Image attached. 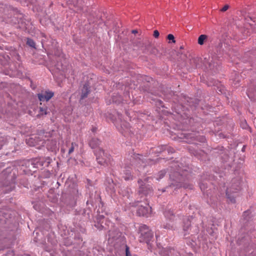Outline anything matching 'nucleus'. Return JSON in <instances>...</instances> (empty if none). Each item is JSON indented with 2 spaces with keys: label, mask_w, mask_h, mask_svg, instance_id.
Listing matches in <instances>:
<instances>
[{
  "label": "nucleus",
  "mask_w": 256,
  "mask_h": 256,
  "mask_svg": "<svg viewBox=\"0 0 256 256\" xmlns=\"http://www.w3.org/2000/svg\"><path fill=\"white\" fill-rule=\"evenodd\" d=\"M169 171L170 178L172 181L170 186L192 189V184L188 182L191 174L186 168H182L178 162H174L170 166Z\"/></svg>",
  "instance_id": "nucleus-1"
},
{
  "label": "nucleus",
  "mask_w": 256,
  "mask_h": 256,
  "mask_svg": "<svg viewBox=\"0 0 256 256\" xmlns=\"http://www.w3.org/2000/svg\"><path fill=\"white\" fill-rule=\"evenodd\" d=\"M241 189L240 181L238 178H234L232 180L230 185L226 190V196L232 203H234L235 194L238 192Z\"/></svg>",
  "instance_id": "nucleus-2"
},
{
  "label": "nucleus",
  "mask_w": 256,
  "mask_h": 256,
  "mask_svg": "<svg viewBox=\"0 0 256 256\" xmlns=\"http://www.w3.org/2000/svg\"><path fill=\"white\" fill-rule=\"evenodd\" d=\"M140 236L139 241L140 242H146L149 246L150 242L154 239V234L149 228L145 224L140 226L139 228Z\"/></svg>",
  "instance_id": "nucleus-3"
},
{
  "label": "nucleus",
  "mask_w": 256,
  "mask_h": 256,
  "mask_svg": "<svg viewBox=\"0 0 256 256\" xmlns=\"http://www.w3.org/2000/svg\"><path fill=\"white\" fill-rule=\"evenodd\" d=\"M50 158H36L28 160V166L31 168H40L43 167L48 166L50 163Z\"/></svg>",
  "instance_id": "nucleus-4"
},
{
  "label": "nucleus",
  "mask_w": 256,
  "mask_h": 256,
  "mask_svg": "<svg viewBox=\"0 0 256 256\" xmlns=\"http://www.w3.org/2000/svg\"><path fill=\"white\" fill-rule=\"evenodd\" d=\"M164 214L166 218V222H163L161 225V227L166 230H173L174 228V221L175 218V215L171 208H166L164 212Z\"/></svg>",
  "instance_id": "nucleus-5"
},
{
  "label": "nucleus",
  "mask_w": 256,
  "mask_h": 256,
  "mask_svg": "<svg viewBox=\"0 0 256 256\" xmlns=\"http://www.w3.org/2000/svg\"><path fill=\"white\" fill-rule=\"evenodd\" d=\"M139 188L138 192L141 196H150L153 194V189L150 184L146 182V179L144 181L142 180H138Z\"/></svg>",
  "instance_id": "nucleus-6"
},
{
  "label": "nucleus",
  "mask_w": 256,
  "mask_h": 256,
  "mask_svg": "<svg viewBox=\"0 0 256 256\" xmlns=\"http://www.w3.org/2000/svg\"><path fill=\"white\" fill-rule=\"evenodd\" d=\"M94 153L96 156L98 162L100 165H104L107 161L110 160V154L106 152L104 150L101 148L96 149L94 151Z\"/></svg>",
  "instance_id": "nucleus-7"
},
{
  "label": "nucleus",
  "mask_w": 256,
  "mask_h": 256,
  "mask_svg": "<svg viewBox=\"0 0 256 256\" xmlns=\"http://www.w3.org/2000/svg\"><path fill=\"white\" fill-rule=\"evenodd\" d=\"M26 144L30 146H36L40 148L41 146H44V140L40 139L39 136H33L26 140Z\"/></svg>",
  "instance_id": "nucleus-8"
},
{
  "label": "nucleus",
  "mask_w": 256,
  "mask_h": 256,
  "mask_svg": "<svg viewBox=\"0 0 256 256\" xmlns=\"http://www.w3.org/2000/svg\"><path fill=\"white\" fill-rule=\"evenodd\" d=\"M72 191L69 190V192L72 195V198L70 199V202H66V203L67 204L70 206V207H73L75 206L76 204V198L78 196V190L76 186L74 184H72Z\"/></svg>",
  "instance_id": "nucleus-9"
},
{
  "label": "nucleus",
  "mask_w": 256,
  "mask_h": 256,
  "mask_svg": "<svg viewBox=\"0 0 256 256\" xmlns=\"http://www.w3.org/2000/svg\"><path fill=\"white\" fill-rule=\"evenodd\" d=\"M54 93L50 90H46L44 92L38 94V100L41 102L48 101L53 96Z\"/></svg>",
  "instance_id": "nucleus-10"
},
{
  "label": "nucleus",
  "mask_w": 256,
  "mask_h": 256,
  "mask_svg": "<svg viewBox=\"0 0 256 256\" xmlns=\"http://www.w3.org/2000/svg\"><path fill=\"white\" fill-rule=\"evenodd\" d=\"M184 137L186 139H191L189 142H192L193 140H197L201 142H204L206 138L204 136H200L196 135V134H185Z\"/></svg>",
  "instance_id": "nucleus-11"
},
{
  "label": "nucleus",
  "mask_w": 256,
  "mask_h": 256,
  "mask_svg": "<svg viewBox=\"0 0 256 256\" xmlns=\"http://www.w3.org/2000/svg\"><path fill=\"white\" fill-rule=\"evenodd\" d=\"M170 254L171 256H181L180 252L174 248H166L160 254L161 256H170Z\"/></svg>",
  "instance_id": "nucleus-12"
},
{
  "label": "nucleus",
  "mask_w": 256,
  "mask_h": 256,
  "mask_svg": "<svg viewBox=\"0 0 256 256\" xmlns=\"http://www.w3.org/2000/svg\"><path fill=\"white\" fill-rule=\"evenodd\" d=\"M186 242L187 244L190 246L192 248H194L196 247L200 246V242L197 240L194 236H191L190 238H186Z\"/></svg>",
  "instance_id": "nucleus-13"
},
{
  "label": "nucleus",
  "mask_w": 256,
  "mask_h": 256,
  "mask_svg": "<svg viewBox=\"0 0 256 256\" xmlns=\"http://www.w3.org/2000/svg\"><path fill=\"white\" fill-rule=\"evenodd\" d=\"M46 145L48 150H54L56 148V141L55 140H44V145Z\"/></svg>",
  "instance_id": "nucleus-14"
},
{
  "label": "nucleus",
  "mask_w": 256,
  "mask_h": 256,
  "mask_svg": "<svg viewBox=\"0 0 256 256\" xmlns=\"http://www.w3.org/2000/svg\"><path fill=\"white\" fill-rule=\"evenodd\" d=\"M118 130L124 135H126L127 133L130 132V124L126 122H124L118 128Z\"/></svg>",
  "instance_id": "nucleus-15"
},
{
  "label": "nucleus",
  "mask_w": 256,
  "mask_h": 256,
  "mask_svg": "<svg viewBox=\"0 0 256 256\" xmlns=\"http://www.w3.org/2000/svg\"><path fill=\"white\" fill-rule=\"evenodd\" d=\"M122 178L126 180H132L133 179V176L131 173V170L130 168H125L123 170L122 173Z\"/></svg>",
  "instance_id": "nucleus-16"
},
{
  "label": "nucleus",
  "mask_w": 256,
  "mask_h": 256,
  "mask_svg": "<svg viewBox=\"0 0 256 256\" xmlns=\"http://www.w3.org/2000/svg\"><path fill=\"white\" fill-rule=\"evenodd\" d=\"M150 208L148 206H140L137 210V214L139 216H145L149 213Z\"/></svg>",
  "instance_id": "nucleus-17"
},
{
  "label": "nucleus",
  "mask_w": 256,
  "mask_h": 256,
  "mask_svg": "<svg viewBox=\"0 0 256 256\" xmlns=\"http://www.w3.org/2000/svg\"><path fill=\"white\" fill-rule=\"evenodd\" d=\"M100 144L101 141L99 139L95 138H92L89 142V146L92 149H98L100 148L99 146Z\"/></svg>",
  "instance_id": "nucleus-18"
},
{
  "label": "nucleus",
  "mask_w": 256,
  "mask_h": 256,
  "mask_svg": "<svg viewBox=\"0 0 256 256\" xmlns=\"http://www.w3.org/2000/svg\"><path fill=\"white\" fill-rule=\"evenodd\" d=\"M90 92V87L87 84H85L82 90L81 99H84L87 98L88 94Z\"/></svg>",
  "instance_id": "nucleus-19"
},
{
  "label": "nucleus",
  "mask_w": 256,
  "mask_h": 256,
  "mask_svg": "<svg viewBox=\"0 0 256 256\" xmlns=\"http://www.w3.org/2000/svg\"><path fill=\"white\" fill-rule=\"evenodd\" d=\"M191 226V222L188 219H186L184 220V226H183V230L184 232V236H186V235L188 234V230L190 228Z\"/></svg>",
  "instance_id": "nucleus-20"
},
{
  "label": "nucleus",
  "mask_w": 256,
  "mask_h": 256,
  "mask_svg": "<svg viewBox=\"0 0 256 256\" xmlns=\"http://www.w3.org/2000/svg\"><path fill=\"white\" fill-rule=\"evenodd\" d=\"M108 235L110 238L116 240L120 236L121 233L117 230H110L108 231Z\"/></svg>",
  "instance_id": "nucleus-21"
},
{
  "label": "nucleus",
  "mask_w": 256,
  "mask_h": 256,
  "mask_svg": "<svg viewBox=\"0 0 256 256\" xmlns=\"http://www.w3.org/2000/svg\"><path fill=\"white\" fill-rule=\"evenodd\" d=\"M248 97L253 101L256 100V90L249 88L246 92Z\"/></svg>",
  "instance_id": "nucleus-22"
},
{
  "label": "nucleus",
  "mask_w": 256,
  "mask_h": 256,
  "mask_svg": "<svg viewBox=\"0 0 256 256\" xmlns=\"http://www.w3.org/2000/svg\"><path fill=\"white\" fill-rule=\"evenodd\" d=\"M90 210L83 209L82 211V214L84 216L85 220H88L90 218Z\"/></svg>",
  "instance_id": "nucleus-23"
},
{
  "label": "nucleus",
  "mask_w": 256,
  "mask_h": 256,
  "mask_svg": "<svg viewBox=\"0 0 256 256\" xmlns=\"http://www.w3.org/2000/svg\"><path fill=\"white\" fill-rule=\"evenodd\" d=\"M208 38V36L206 34H201L198 38V42L200 45H202L204 41Z\"/></svg>",
  "instance_id": "nucleus-24"
},
{
  "label": "nucleus",
  "mask_w": 256,
  "mask_h": 256,
  "mask_svg": "<svg viewBox=\"0 0 256 256\" xmlns=\"http://www.w3.org/2000/svg\"><path fill=\"white\" fill-rule=\"evenodd\" d=\"M112 100L114 102L120 104L122 102V99L120 95H116L112 96Z\"/></svg>",
  "instance_id": "nucleus-25"
},
{
  "label": "nucleus",
  "mask_w": 256,
  "mask_h": 256,
  "mask_svg": "<svg viewBox=\"0 0 256 256\" xmlns=\"http://www.w3.org/2000/svg\"><path fill=\"white\" fill-rule=\"evenodd\" d=\"M222 43L220 42L218 44V46L216 48V54L218 56L222 55L223 54L224 50H223V49H222Z\"/></svg>",
  "instance_id": "nucleus-26"
},
{
  "label": "nucleus",
  "mask_w": 256,
  "mask_h": 256,
  "mask_svg": "<svg viewBox=\"0 0 256 256\" xmlns=\"http://www.w3.org/2000/svg\"><path fill=\"white\" fill-rule=\"evenodd\" d=\"M218 66V63L215 64L214 62H213L212 60L209 63V68L210 70H212L216 72V70H217Z\"/></svg>",
  "instance_id": "nucleus-27"
},
{
  "label": "nucleus",
  "mask_w": 256,
  "mask_h": 256,
  "mask_svg": "<svg viewBox=\"0 0 256 256\" xmlns=\"http://www.w3.org/2000/svg\"><path fill=\"white\" fill-rule=\"evenodd\" d=\"M26 44L30 46L36 48V43L34 40L30 38H27Z\"/></svg>",
  "instance_id": "nucleus-28"
},
{
  "label": "nucleus",
  "mask_w": 256,
  "mask_h": 256,
  "mask_svg": "<svg viewBox=\"0 0 256 256\" xmlns=\"http://www.w3.org/2000/svg\"><path fill=\"white\" fill-rule=\"evenodd\" d=\"M166 174V170H162L158 172V173L157 174V176L156 177V179L158 180L162 179L164 177Z\"/></svg>",
  "instance_id": "nucleus-29"
},
{
  "label": "nucleus",
  "mask_w": 256,
  "mask_h": 256,
  "mask_svg": "<svg viewBox=\"0 0 256 256\" xmlns=\"http://www.w3.org/2000/svg\"><path fill=\"white\" fill-rule=\"evenodd\" d=\"M47 110L48 108L46 107H40L39 114L38 116L46 115L48 114Z\"/></svg>",
  "instance_id": "nucleus-30"
},
{
  "label": "nucleus",
  "mask_w": 256,
  "mask_h": 256,
  "mask_svg": "<svg viewBox=\"0 0 256 256\" xmlns=\"http://www.w3.org/2000/svg\"><path fill=\"white\" fill-rule=\"evenodd\" d=\"M166 148V145L161 146H158V148H156L155 150H154V152L156 153H160L164 151V149H165Z\"/></svg>",
  "instance_id": "nucleus-31"
},
{
  "label": "nucleus",
  "mask_w": 256,
  "mask_h": 256,
  "mask_svg": "<svg viewBox=\"0 0 256 256\" xmlns=\"http://www.w3.org/2000/svg\"><path fill=\"white\" fill-rule=\"evenodd\" d=\"M76 146H77L75 142H72L71 144V146L68 150V154L70 155L72 152H74V148Z\"/></svg>",
  "instance_id": "nucleus-32"
},
{
  "label": "nucleus",
  "mask_w": 256,
  "mask_h": 256,
  "mask_svg": "<svg viewBox=\"0 0 256 256\" xmlns=\"http://www.w3.org/2000/svg\"><path fill=\"white\" fill-rule=\"evenodd\" d=\"M200 188L202 191H204L206 188H207V183L204 182H200Z\"/></svg>",
  "instance_id": "nucleus-33"
},
{
  "label": "nucleus",
  "mask_w": 256,
  "mask_h": 256,
  "mask_svg": "<svg viewBox=\"0 0 256 256\" xmlns=\"http://www.w3.org/2000/svg\"><path fill=\"white\" fill-rule=\"evenodd\" d=\"M250 213H251V212H250V210H246L244 212L242 216L245 220H248L250 218V217L248 216Z\"/></svg>",
  "instance_id": "nucleus-34"
},
{
  "label": "nucleus",
  "mask_w": 256,
  "mask_h": 256,
  "mask_svg": "<svg viewBox=\"0 0 256 256\" xmlns=\"http://www.w3.org/2000/svg\"><path fill=\"white\" fill-rule=\"evenodd\" d=\"M166 150L168 154H172L174 152V150L170 147V146H166V148L165 149H164V150Z\"/></svg>",
  "instance_id": "nucleus-35"
},
{
  "label": "nucleus",
  "mask_w": 256,
  "mask_h": 256,
  "mask_svg": "<svg viewBox=\"0 0 256 256\" xmlns=\"http://www.w3.org/2000/svg\"><path fill=\"white\" fill-rule=\"evenodd\" d=\"M167 38L170 40H172V42L174 43L176 42L174 40V37L172 34H169L167 36Z\"/></svg>",
  "instance_id": "nucleus-36"
},
{
  "label": "nucleus",
  "mask_w": 256,
  "mask_h": 256,
  "mask_svg": "<svg viewBox=\"0 0 256 256\" xmlns=\"http://www.w3.org/2000/svg\"><path fill=\"white\" fill-rule=\"evenodd\" d=\"M94 226L98 230H102L103 228H104V226L102 224H100L98 222L97 224H94Z\"/></svg>",
  "instance_id": "nucleus-37"
},
{
  "label": "nucleus",
  "mask_w": 256,
  "mask_h": 256,
  "mask_svg": "<svg viewBox=\"0 0 256 256\" xmlns=\"http://www.w3.org/2000/svg\"><path fill=\"white\" fill-rule=\"evenodd\" d=\"M241 126L244 129H246L248 127V125L246 120H244V122H242Z\"/></svg>",
  "instance_id": "nucleus-38"
},
{
  "label": "nucleus",
  "mask_w": 256,
  "mask_h": 256,
  "mask_svg": "<svg viewBox=\"0 0 256 256\" xmlns=\"http://www.w3.org/2000/svg\"><path fill=\"white\" fill-rule=\"evenodd\" d=\"M126 256H132V254L129 250V248L126 246Z\"/></svg>",
  "instance_id": "nucleus-39"
},
{
  "label": "nucleus",
  "mask_w": 256,
  "mask_h": 256,
  "mask_svg": "<svg viewBox=\"0 0 256 256\" xmlns=\"http://www.w3.org/2000/svg\"><path fill=\"white\" fill-rule=\"evenodd\" d=\"M229 8V6L228 5V4H226L221 10H220V11L222 12H226V10H228Z\"/></svg>",
  "instance_id": "nucleus-40"
},
{
  "label": "nucleus",
  "mask_w": 256,
  "mask_h": 256,
  "mask_svg": "<svg viewBox=\"0 0 256 256\" xmlns=\"http://www.w3.org/2000/svg\"><path fill=\"white\" fill-rule=\"evenodd\" d=\"M160 35V33L158 30H155L154 32V36L156 38H158Z\"/></svg>",
  "instance_id": "nucleus-41"
},
{
  "label": "nucleus",
  "mask_w": 256,
  "mask_h": 256,
  "mask_svg": "<svg viewBox=\"0 0 256 256\" xmlns=\"http://www.w3.org/2000/svg\"><path fill=\"white\" fill-rule=\"evenodd\" d=\"M75 239H77V240H80V241L82 240V238L80 237V234H78L77 236H75Z\"/></svg>",
  "instance_id": "nucleus-42"
},
{
  "label": "nucleus",
  "mask_w": 256,
  "mask_h": 256,
  "mask_svg": "<svg viewBox=\"0 0 256 256\" xmlns=\"http://www.w3.org/2000/svg\"><path fill=\"white\" fill-rule=\"evenodd\" d=\"M10 172V168H6V170H4L2 172V174L4 175L5 174V172Z\"/></svg>",
  "instance_id": "nucleus-43"
},
{
  "label": "nucleus",
  "mask_w": 256,
  "mask_h": 256,
  "mask_svg": "<svg viewBox=\"0 0 256 256\" xmlns=\"http://www.w3.org/2000/svg\"><path fill=\"white\" fill-rule=\"evenodd\" d=\"M92 202H93L92 200L90 199V200H87L86 204H88L90 203V204L92 205Z\"/></svg>",
  "instance_id": "nucleus-44"
},
{
  "label": "nucleus",
  "mask_w": 256,
  "mask_h": 256,
  "mask_svg": "<svg viewBox=\"0 0 256 256\" xmlns=\"http://www.w3.org/2000/svg\"><path fill=\"white\" fill-rule=\"evenodd\" d=\"M186 256H192V254L191 252L186 253Z\"/></svg>",
  "instance_id": "nucleus-45"
},
{
  "label": "nucleus",
  "mask_w": 256,
  "mask_h": 256,
  "mask_svg": "<svg viewBox=\"0 0 256 256\" xmlns=\"http://www.w3.org/2000/svg\"><path fill=\"white\" fill-rule=\"evenodd\" d=\"M250 254H252V255H256V251H252L250 253Z\"/></svg>",
  "instance_id": "nucleus-46"
},
{
  "label": "nucleus",
  "mask_w": 256,
  "mask_h": 256,
  "mask_svg": "<svg viewBox=\"0 0 256 256\" xmlns=\"http://www.w3.org/2000/svg\"><path fill=\"white\" fill-rule=\"evenodd\" d=\"M3 146V144L2 142H0V150L2 148Z\"/></svg>",
  "instance_id": "nucleus-47"
},
{
  "label": "nucleus",
  "mask_w": 256,
  "mask_h": 256,
  "mask_svg": "<svg viewBox=\"0 0 256 256\" xmlns=\"http://www.w3.org/2000/svg\"><path fill=\"white\" fill-rule=\"evenodd\" d=\"M132 32L134 34H136L138 32V31L136 30H132Z\"/></svg>",
  "instance_id": "nucleus-48"
},
{
  "label": "nucleus",
  "mask_w": 256,
  "mask_h": 256,
  "mask_svg": "<svg viewBox=\"0 0 256 256\" xmlns=\"http://www.w3.org/2000/svg\"><path fill=\"white\" fill-rule=\"evenodd\" d=\"M64 243H65V244H66V245H67V246L70 245V244H72V242H70V243H68V244L66 243V242H64Z\"/></svg>",
  "instance_id": "nucleus-49"
},
{
  "label": "nucleus",
  "mask_w": 256,
  "mask_h": 256,
  "mask_svg": "<svg viewBox=\"0 0 256 256\" xmlns=\"http://www.w3.org/2000/svg\"><path fill=\"white\" fill-rule=\"evenodd\" d=\"M228 159V155H226V156H225V160H227Z\"/></svg>",
  "instance_id": "nucleus-50"
},
{
  "label": "nucleus",
  "mask_w": 256,
  "mask_h": 256,
  "mask_svg": "<svg viewBox=\"0 0 256 256\" xmlns=\"http://www.w3.org/2000/svg\"><path fill=\"white\" fill-rule=\"evenodd\" d=\"M245 147H246V146H243V148H242V151H244V148H245Z\"/></svg>",
  "instance_id": "nucleus-51"
},
{
  "label": "nucleus",
  "mask_w": 256,
  "mask_h": 256,
  "mask_svg": "<svg viewBox=\"0 0 256 256\" xmlns=\"http://www.w3.org/2000/svg\"><path fill=\"white\" fill-rule=\"evenodd\" d=\"M198 232V228H197L196 230V232Z\"/></svg>",
  "instance_id": "nucleus-52"
},
{
  "label": "nucleus",
  "mask_w": 256,
  "mask_h": 256,
  "mask_svg": "<svg viewBox=\"0 0 256 256\" xmlns=\"http://www.w3.org/2000/svg\"><path fill=\"white\" fill-rule=\"evenodd\" d=\"M138 156H139V155H138H138L136 156L138 157V158H139V160H141L140 158L138 157Z\"/></svg>",
  "instance_id": "nucleus-53"
},
{
  "label": "nucleus",
  "mask_w": 256,
  "mask_h": 256,
  "mask_svg": "<svg viewBox=\"0 0 256 256\" xmlns=\"http://www.w3.org/2000/svg\"><path fill=\"white\" fill-rule=\"evenodd\" d=\"M165 192V190L164 189H162V192Z\"/></svg>",
  "instance_id": "nucleus-54"
},
{
  "label": "nucleus",
  "mask_w": 256,
  "mask_h": 256,
  "mask_svg": "<svg viewBox=\"0 0 256 256\" xmlns=\"http://www.w3.org/2000/svg\"><path fill=\"white\" fill-rule=\"evenodd\" d=\"M180 48V49H183L184 48L182 46H181Z\"/></svg>",
  "instance_id": "nucleus-55"
},
{
  "label": "nucleus",
  "mask_w": 256,
  "mask_h": 256,
  "mask_svg": "<svg viewBox=\"0 0 256 256\" xmlns=\"http://www.w3.org/2000/svg\"><path fill=\"white\" fill-rule=\"evenodd\" d=\"M92 130L93 132H94L95 130V128H93Z\"/></svg>",
  "instance_id": "nucleus-56"
},
{
  "label": "nucleus",
  "mask_w": 256,
  "mask_h": 256,
  "mask_svg": "<svg viewBox=\"0 0 256 256\" xmlns=\"http://www.w3.org/2000/svg\"><path fill=\"white\" fill-rule=\"evenodd\" d=\"M33 172H36V170H32Z\"/></svg>",
  "instance_id": "nucleus-57"
},
{
  "label": "nucleus",
  "mask_w": 256,
  "mask_h": 256,
  "mask_svg": "<svg viewBox=\"0 0 256 256\" xmlns=\"http://www.w3.org/2000/svg\"><path fill=\"white\" fill-rule=\"evenodd\" d=\"M1 165H2V164H0V166H1Z\"/></svg>",
  "instance_id": "nucleus-58"
}]
</instances>
